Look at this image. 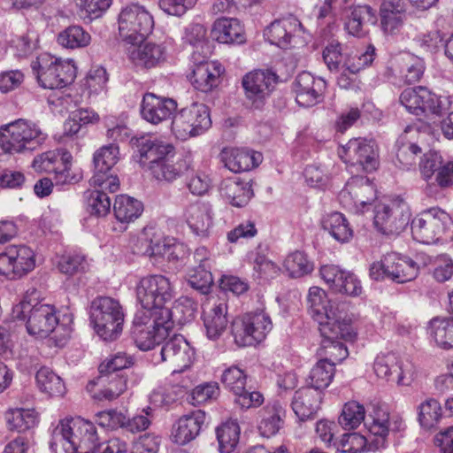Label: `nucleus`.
I'll return each mask as SVG.
<instances>
[{
  "mask_svg": "<svg viewBox=\"0 0 453 453\" xmlns=\"http://www.w3.org/2000/svg\"><path fill=\"white\" fill-rule=\"evenodd\" d=\"M429 328L430 335L439 348L453 349V318H434Z\"/></svg>",
  "mask_w": 453,
  "mask_h": 453,
  "instance_id": "42",
  "label": "nucleus"
},
{
  "mask_svg": "<svg viewBox=\"0 0 453 453\" xmlns=\"http://www.w3.org/2000/svg\"><path fill=\"white\" fill-rule=\"evenodd\" d=\"M396 158L403 170H410L416 165V157L421 153V148L407 139L406 134L397 141Z\"/></svg>",
  "mask_w": 453,
  "mask_h": 453,
  "instance_id": "51",
  "label": "nucleus"
},
{
  "mask_svg": "<svg viewBox=\"0 0 453 453\" xmlns=\"http://www.w3.org/2000/svg\"><path fill=\"white\" fill-rule=\"evenodd\" d=\"M58 267L62 273L73 275L85 272L88 264L84 255L73 252L63 255L58 263Z\"/></svg>",
  "mask_w": 453,
  "mask_h": 453,
  "instance_id": "59",
  "label": "nucleus"
},
{
  "mask_svg": "<svg viewBox=\"0 0 453 453\" xmlns=\"http://www.w3.org/2000/svg\"><path fill=\"white\" fill-rule=\"evenodd\" d=\"M211 36L220 43L241 44L246 41L244 27L235 18H219L211 27Z\"/></svg>",
  "mask_w": 453,
  "mask_h": 453,
  "instance_id": "32",
  "label": "nucleus"
},
{
  "mask_svg": "<svg viewBox=\"0 0 453 453\" xmlns=\"http://www.w3.org/2000/svg\"><path fill=\"white\" fill-rule=\"evenodd\" d=\"M396 271L391 272V280L397 283H404L414 280L418 274V265L411 258L400 256Z\"/></svg>",
  "mask_w": 453,
  "mask_h": 453,
  "instance_id": "62",
  "label": "nucleus"
},
{
  "mask_svg": "<svg viewBox=\"0 0 453 453\" xmlns=\"http://www.w3.org/2000/svg\"><path fill=\"white\" fill-rule=\"evenodd\" d=\"M373 369L378 377L395 382L398 386H410L416 377L413 363L394 353L378 355Z\"/></svg>",
  "mask_w": 453,
  "mask_h": 453,
  "instance_id": "16",
  "label": "nucleus"
},
{
  "mask_svg": "<svg viewBox=\"0 0 453 453\" xmlns=\"http://www.w3.org/2000/svg\"><path fill=\"white\" fill-rule=\"evenodd\" d=\"M442 417L440 403L433 398L422 402L418 406V421L422 427L431 429L437 426Z\"/></svg>",
  "mask_w": 453,
  "mask_h": 453,
  "instance_id": "50",
  "label": "nucleus"
},
{
  "mask_svg": "<svg viewBox=\"0 0 453 453\" xmlns=\"http://www.w3.org/2000/svg\"><path fill=\"white\" fill-rule=\"evenodd\" d=\"M365 411L362 404L351 401L344 404L339 424L346 430L357 428L364 420Z\"/></svg>",
  "mask_w": 453,
  "mask_h": 453,
  "instance_id": "55",
  "label": "nucleus"
},
{
  "mask_svg": "<svg viewBox=\"0 0 453 453\" xmlns=\"http://www.w3.org/2000/svg\"><path fill=\"white\" fill-rule=\"evenodd\" d=\"M138 44L127 50L128 59L136 66L152 68L165 60L166 50L163 44L151 42Z\"/></svg>",
  "mask_w": 453,
  "mask_h": 453,
  "instance_id": "27",
  "label": "nucleus"
},
{
  "mask_svg": "<svg viewBox=\"0 0 453 453\" xmlns=\"http://www.w3.org/2000/svg\"><path fill=\"white\" fill-rule=\"evenodd\" d=\"M176 109L177 104L173 99L146 93L141 104V115L147 122L157 125L170 119Z\"/></svg>",
  "mask_w": 453,
  "mask_h": 453,
  "instance_id": "25",
  "label": "nucleus"
},
{
  "mask_svg": "<svg viewBox=\"0 0 453 453\" xmlns=\"http://www.w3.org/2000/svg\"><path fill=\"white\" fill-rule=\"evenodd\" d=\"M322 393L312 388H301L295 392L291 407L296 417L303 421L312 418L320 408Z\"/></svg>",
  "mask_w": 453,
  "mask_h": 453,
  "instance_id": "28",
  "label": "nucleus"
},
{
  "mask_svg": "<svg viewBox=\"0 0 453 453\" xmlns=\"http://www.w3.org/2000/svg\"><path fill=\"white\" fill-rule=\"evenodd\" d=\"M303 26L295 17L273 21L264 30V37L271 44L280 49H290L303 43Z\"/></svg>",
  "mask_w": 453,
  "mask_h": 453,
  "instance_id": "20",
  "label": "nucleus"
},
{
  "mask_svg": "<svg viewBox=\"0 0 453 453\" xmlns=\"http://www.w3.org/2000/svg\"><path fill=\"white\" fill-rule=\"evenodd\" d=\"M118 25L120 40L134 46L141 43L152 32L154 19L145 7L132 4L121 9Z\"/></svg>",
  "mask_w": 453,
  "mask_h": 453,
  "instance_id": "11",
  "label": "nucleus"
},
{
  "mask_svg": "<svg viewBox=\"0 0 453 453\" xmlns=\"http://www.w3.org/2000/svg\"><path fill=\"white\" fill-rule=\"evenodd\" d=\"M6 421L11 430L21 433L35 426L38 415L35 410L18 408L6 413Z\"/></svg>",
  "mask_w": 453,
  "mask_h": 453,
  "instance_id": "47",
  "label": "nucleus"
},
{
  "mask_svg": "<svg viewBox=\"0 0 453 453\" xmlns=\"http://www.w3.org/2000/svg\"><path fill=\"white\" fill-rule=\"evenodd\" d=\"M376 198L374 184L363 176L350 178L339 193L342 205L354 213H365L369 211Z\"/></svg>",
  "mask_w": 453,
  "mask_h": 453,
  "instance_id": "14",
  "label": "nucleus"
},
{
  "mask_svg": "<svg viewBox=\"0 0 453 453\" xmlns=\"http://www.w3.org/2000/svg\"><path fill=\"white\" fill-rule=\"evenodd\" d=\"M86 207L88 213L96 217H104L111 209L109 196L104 191L94 190L87 195Z\"/></svg>",
  "mask_w": 453,
  "mask_h": 453,
  "instance_id": "60",
  "label": "nucleus"
},
{
  "mask_svg": "<svg viewBox=\"0 0 453 453\" xmlns=\"http://www.w3.org/2000/svg\"><path fill=\"white\" fill-rule=\"evenodd\" d=\"M35 265V253L27 245H9L0 253V274L9 280L22 278Z\"/></svg>",
  "mask_w": 453,
  "mask_h": 453,
  "instance_id": "15",
  "label": "nucleus"
},
{
  "mask_svg": "<svg viewBox=\"0 0 453 453\" xmlns=\"http://www.w3.org/2000/svg\"><path fill=\"white\" fill-rule=\"evenodd\" d=\"M49 444L54 453H95L100 438L93 422L78 417L60 420Z\"/></svg>",
  "mask_w": 453,
  "mask_h": 453,
  "instance_id": "3",
  "label": "nucleus"
},
{
  "mask_svg": "<svg viewBox=\"0 0 453 453\" xmlns=\"http://www.w3.org/2000/svg\"><path fill=\"white\" fill-rule=\"evenodd\" d=\"M181 218L195 237L207 240L213 234L215 219L209 203L196 202L188 204L183 209Z\"/></svg>",
  "mask_w": 453,
  "mask_h": 453,
  "instance_id": "19",
  "label": "nucleus"
},
{
  "mask_svg": "<svg viewBox=\"0 0 453 453\" xmlns=\"http://www.w3.org/2000/svg\"><path fill=\"white\" fill-rule=\"evenodd\" d=\"M322 227L337 242H349L353 237V230L345 216L338 211L326 215L322 220Z\"/></svg>",
  "mask_w": 453,
  "mask_h": 453,
  "instance_id": "39",
  "label": "nucleus"
},
{
  "mask_svg": "<svg viewBox=\"0 0 453 453\" xmlns=\"http://www.w3.org/2000/svg\"><path fill=\"white\" fill-rule=\"evenodd\" d=\"M307 302L309 312L318 322L323 337L321 346L324 359L335 366L349 355L347 347L339 340L353 341L356 337L351 319L338 305L331 303L326 292L319 287L309 289Z\"/></svg>",
  "mask_w": 453,
  "mask_h": 453,
  "instance_id": "1",
  "label": "nucleus"
},
{
  "mask_svg": "<svg viewBox=\"0 0 453 453\" xmlns=\"http://www.w3.org/2000/svg\"><path fill=\"white\" fill-rule=\"evenodd\" d=\"M349 159L360 165L366 172H372L377 167V152L374 143L362 138L349 141L344 147Z\"/></svg>",
  "mask_w": 453,
  "mask_h": 453,
  "instance_id": "31",
  "label": "nucleus"
},
{
  "mask_svg": "<svg viewBox=\"0 0 453 453\" xmlns=\"http://www.w3.org/2000/svg\"><path fill=\"white\" fill-rule=\"evenodd\" d=\"M173 325L170 310H161L159 314L138 311L133 321L132 337L137 348L147 351L166 339Z\"/></svg>",
  "mask_w": 453,
  "mask_h": 453,
  "instance_id": "5",
  "label": "nucleus"
},
{
  "mask_svg": "<svg viewBox=\"0 0 453 453\" xmlns=\"http://www.w3.org/2000/svg\"><path fill=\"white\" fill-rule=\"evenodd\" d=\"M253 270L258 278L266 280L276 278L280 272V268L274 262L258 251L253 255Z\"/></svg>",
  "mask_w": 453,
  "mask_h": 453,
  "instance_id": "64",
  "label": "nucleus"
},
{
  "mask_svg": "<svg viewBox=\"0 0 453 453\" xmlns=\"http://www.w3.org/2000/svg\"><path fill=\"white\" fill-rule=\"evenodd\" d=\"M137 301L143 310L159 314L161 310H170L166 306L174 298V289L168 278L161 274L142 278L135 288Z\"/></svg>",
  "mask_w": 453,
  "mask_h": 453,
  "instance_id": "10",
  "label": "nucleus"
},
{
  "mask_svg": "<svg viewBox=\"0 0 453 453\" xmlns=\"http://www.w3.org/2000/svg\"><path fill=\"white\" fill-rule=\"evenodd\" d=\"M125 311L119 301L110 296H97L89 306V322L104 341L118 339L125 321Z\"/></svg>",
  "mask_w": 453,
  "mask_h": 453,
  "instance_id": "4",
  "label": "nucleus"
},
{
  "mask_svg": "<svg viewBox=\"0 0 453 453\" xmlns=\"http://www.w3.org/2000/svg\"><path fill=\"white\" fill-rule=\"evenodd\" d=\"M12 316L19 320H27V333L38 338H46L55 332L58 325L54 306L46 303L32 305L27 299L13 307Z\"/></svg>",
  "mask_w": 453,
  "mask_h": 453,
  "instance_id": "9",
  "label": "nucleus"
},
{
  "mask_svg": "<svg viewBox=\"0 0 453 453\" xmlns=\"http://www.w3.org/2000/svg\"><path fill=\"white\" fill-rule=\"evenodd\" d=\"M334 365L327 359H320L312 367L308 377L310 386L308 388H315L324 395L323 391L326 389L333 380L334 375Z\"/></svg>",
  "mask_w": 453,
  "mask_h": 453,
  "instance_id": "44",
  "label": "nucleus"
},
{
  "mask_svg": "<svg viewBox=\"0 0 453 453\" xmlns=\"http://www.w3.org/2000/svg\"><path fill=\"white\" fill-rule=\"evenodd\" d=\"M227 305L224 302L206 306L203 311L205 333L210 340H217L227 326Z\"/></svg>",
  "mask_w": 453,
  "mask_h": 453,
  "instance_id": "34",
  "label": "nucleus"
},
{
  "mask_svg": "<svg viewBox=\"0 0 453 453\" xmlns=\"http://www.w3.org/2000/svg\"><path fill=\"white\" fill-rule=\"evenodd\" d=\"M451 104L450 96H437L425 88L424 99L421 104L422 114L441 116L449 110Z\"/></svg>",
  "mask_w": 453,
  "mask_h": 453,
  "instance_id": "53",
  "label": "nucleus"
},
{
  "mask_svg": "<svg viewBox=\"0 0 453 453\" xmlns=\"http://www.w3.org/2000/svg\"><path fill=\"white\" fill-rule=\"evenodd\" d=\"M206 418V413L202 410L180 417L173 432L174 441L184 445L196 439L205 425Z\"/></svg>",
  "mask_w": 453,
  "mask_h": 453,
  "instance_id": "26",
  "label": "nucleus"
},
{
  "mask_svg": "<svg viewBox=\"0 0 453 453\" xmlns=\"http://www.w3.org/2000/svg\"><path fill=\"white\" fill-rule=\"evenodd\" d=\"M240 427L236 421L230 420L217 428V439L221 453H231L239 442Z\"/></svg>",
  "mask_w": 453,
  "mask_h": 453,
  "instance_id": "49",
  "label": "nucleus"
},
{
  "mask_svg": "<svg viewBox=\"0 0 453 453\" xmlns=\"http://www.w3.org/2000/svg\"><path fill=\"white\" fill-rule=\"evenodd\" d=\"M284 267L289 276L299 278L311 273L313 264L307 258V256L303 252L295 251L286 257Z\"/></svg>",
  "mask_w": 453,
  "mask_h": 453,
  "instance_id": "56",
  "label": "nucleus"
},
{
  "mask_svg": "<svg viewBox=\"0 0 453 453\" xmlns=\"http://www.w3.org/2000/svg\"><path fill=\"white\" fill-rule=\"evenodd\" d=\"M72 155L65 149L49 150L36 156L33 167L36 172L54 173L58 182H65L71 168Z\"/></svg>",
  "mask_w": 453,
  "mask_h": 453,
  "instance_id": "23",
  "label": "nucleus"
},
{
  "mask_svg": "<svg viewBox=\"0 0 453 453\" xmlns=\"http://www.w3.org/2000/svg\"><path fill=\"white\" fill-rule=\"evenodd\" d=\"M282 413L283 408L278 401L266 404L259 411L257 428L262 436L269 438L279 432L283 424Z\"/></svg>",
  "mask_w": 453,
  "mask_h": 453,
  "instance_id": "37",
  "label": "nucleus"
},
{
  "mask_svg": "<svg viewBox=\"0 0 453 453\" xmlns=\"http://www.w3.org/2000/svg\"><path fill=\"white\" fill-rule=\"evenodd\" d=\"M211 268L195 266L189 269L187 273V280L189 286L203 294L208 293L213 282Z\"/></svg>",
  "mask_w": 453,
  "mask_h": 453,
  "instance_id": "57",
  "label": "nucleus"
},
{
  "mask_svg": "<svg viewBox=\"0 0 453 453\" xmlns=\"http://www.w3.org/2000/svg\"><path fill=\"white\" fill-rule=\"evenodd\" d=\"M424 87L406 88L400 96V103L405 109L417 116L422 115L421 104L424 99Z\"/></svg>",
  "mask_w": 453,
  "mask_h": 453,
  "instance_id": "63",
  "label": "nucleus"
},
{
  "mask_svg": "<svg viewBox=\"0 0 453 453\" xmlns=\"http://www.w3.org/2000/svg\"><path fill=\"white\" fill-rule=\"evenodd\" d=\"M222 383L237 396L244 391L246 387V375L238 366L233 365L226 369L221 378Z\"/></svg>",
  "mask_w": 453,
  "mask_h": 453,
  "instance_id": "61",
  "label": "nucleus"
},
{
  "mask_svg": "<svg viewBox=\"0 0 453 453\" xmlns=\"http://www.w3.org/2000/svg\"><path fill=\"white\" fill-rule=\"evenodd\" d=\"M36 384L41 392L51 397H60L65 394V385L56 372L50 368H40L35 376Z\"/></svg>",
  "mask_w": 453,
  "mask_h": 453,
  "instance_id": "40",
  "label": "nucleus"
},
{
  "mask_svg": "<svg viewBox=\"0 0 453 453\" xmlns=\"http://www.w3.org/2000/svg\"><path fill=\"white\" fill-rule=\"evenodd\" d=\"M278 82V75L269 69H257L246 73L242 80L246 98L256 108L273 91Z\"/></svg>",
  "mask_w": 453,
  "mask_h": 453,
  "instance_id": "18",
  "label": "nucleus"
},
{
  "mask_svg": "<svg viewBox=\"0 0 453 453\" xmlns=\"http://www.w3.org/2000/svg\"><path fill=\"white\" fill-rule=\"evenodd\" d=\"M97 383L104 386V388L99 389L93 395L95 399L99 401L116 399L127 389V379L123 373H100Z\"/></svg>",
  "mask_w": 453,
  "mask_h": 453,
  "instance_id": "38",
  "label": "nucleus"
},
{
  "mask_svg": "<svg viewBox=\"0 0 453 453\" xmlns=\"http://www.w3.org/2000/svg\"><path fill=\"white\" fill-rule=\"evenodd\" d=\"M380 15L383 31L388 34H395L403 25L405 4L403 0H383Z\"/></svg>",
  "mask_w": 453,
  "mask_h": 453,
  "instance_id": "35",
  "label": "nucleus"
},
{
  "mask_svg": "<svg viewBox=\"0 0 453 453\" xmlns=\"http://www.w3.org/2000/svg\"><path fill=\"white\" fill-rule=\"evenodd\" d=\"M400 254L395 252L388 253L380 261L373 262L369 268V275L374 280H382L386 278L391 280V272L396 271L399 263Z\"/></svg>",
  "mask_w": 453,
  "mask_h": 453,
  "instance_id": "54",
  "label": "nucleus"
},
{
  "mask_svg": "<svg viewBox=\"0 0 453 453\" xmlns=\"http://www.w3.org/2000/svg\"><path fill=\"white\" fill-rule=\"evenodd\" d=\"M273 329L270 316L263 310L248 312L232 323V334L238 346H253L263 342Z\"/></svg>",
  "mask_w": 453,
  "mask_h": 453,
  "instance_id": "12",
  "label": "nucleus"
},
{
  "mask_svg": "<svg viewBox=\"0 0 453 453\" xmlns=\"http://www.w3.org/2000/svg\"><path fill=\"white\" fill-rule=\"evenodd\" d=\"M225 166L234 173H242L257 166L263 159L257 151L239 148H226L221 152Z\"/></svg>",
  "mask_w": 453,
  "mask_h": 453,
  "instance_id": "29",
  "label": "nucleus"
},
{
  "mask_svg": "<svg viewBox=\"0 0 453 453\" xmlns=\"http://www.w3.org/2000/svg\"><path fill=\"white\" fill-rule=\"evenodd\" d=\"M195 358V350L181 335L167 341L160 350V359L168 363L173 372H181L188 368Z\"/></svg>",
  "mask_w": 453,
  "mask_h": 453,
  "instance_id": "22",
  "label": "nucleus"
},
{
  "mask_svg": "<svg viewBox=\"0 0 453 453\" xmlns=\"http://www.w3.org/2000/svg\"><path fill=\"white\" fill-rule=\"evenodd\" d=\"M137 142L138 164L157 182L172 183L188 170V165L177 157L170 142L150 136H142Z\"/></svg>",
  "mask_w": 453,
  "mask_h": 453,
  "instance_id": "2",
  "label": "nucleus"
},
{
  "mask_svg": "<svg viewBox=\"0 0 453 453\" xmlns=\"http://www.w3.org/2000/svg\"><path fill=\"white\" fill-rule=\"evenodd\" d=\"M220 195L233 206L243 207L250 202L253 190L249 181L234 176L224 179L219 186Z\"/></svg>",
  "mask_w": 453,
  "mask_h": 453,
  "instance_id": "33",
  "label": "nucleus"
},
{
  "mask_svg": "<svg viewBox=\"0 0 453 453\" xmlns=\"http://www.w3.org/2000/svg\"><path fill=\"white\" fill-rule=\"evenodd\" d=\"M326 89V81L308 72L299 73L293 82L296 103L303 107H311L320 103Z\"/></svg>",
  "mask_w": 453,
  "mask_h": 453,
  "instance_id": "24",
  "label": "nucleus"
},
{
  "mask_svg": "<svg viewBox=\"0 0 453 453\" xmlns=\"http://www.w3.org/2000/svg\"><path fill=\"white\" fill-rule=\"evenodd\" d=\"M223 71L218 61H202L194 67L190 81L196 89L209 92L218 86Z\"/></svg>",
  "mask_w": 453,
  "mask_h": 453,
  "instance_id": "30",
  "label": "nucleus"
},
{
  "mask_svg": "<svg viewBox=\"0 0 453 453\" xmlns=\"http://www.w3.org/2000/svg\"><path fill=\"white\" fill-rule=\"evenodd\" d=\"M371 421L365 423L372 438V449H383L387 446V438L390 432H396L403 428V421L398 416L390 414L382 408H377L370 416Z\"/></svg>",
  "mask_w": 453,
  "mask_h": 453,
  "instance_id": "21",
  "label": "nucleus"
},
{
  "mask_svg": "<svg viewBox=\"0 0 453 453\" xmlns=\"http://www.w3.org/2000/svg\"><path fill=\"white\" fill-rule=\"evenodd\" d=\"M399 73L405 83L418 82L422 77L425 70V65L421 58L404 53L396 59Z\"/></svg>",
  "mask_w": 453,
  "mask_h": 453,
  "instance_id": "43",
  "label": "nucleus"
},
{
  "mask_svg": "<svg viewBox=\"0 0 453 453\" xmlns=\"http://www.w3.org/2000/svg\"><path fill=\"white\" fill-rule=\"evenodd\" d=\"M48 134L36 122L19 119L0 129V146L8 153L34 150L43 144Z\"/></svg>",
  "mask_w": 453,
  "mask_h": 453,
  "instance_id": "6",
  "label": "nucleus"
},
{
  "mask_svg": "<svg viewBox=\"0 0 453 453\" xmlns=\"http://www.w3.org/2000/svg\"><path fill=\"white\" fill-rule=\"evenodd\" d=\"M211 126L208 107L203 104H192L181 109L173 119L172 132L175 137L186 141L203 134Z\"/></svg>",
  "mask_w": 453,
  "mask_h": 453,
  "instance_id": "13",
  "label": "nucleus"
},
{
  "mask_svg": "<svg viewBox=\"0 0 453 453\" xmlns=\"http://www.w3.org/2000/svg\"><path fill=\"white\" fill-rule=\"evenodd\" d=\"M106 136L112 143L124 142L132 137V130L126 122L116 117H108L105 119Z\"/></svg>",
  "mask_w": 453,
  "mask_h": 453,
  "instance_id": "58",
  "label": "nucleus"
},
{
  "mask_svg": "<svg viewBox=\"0 0 453 453\" xmlns=\"http://www.w3.org/2000/svg\"><path fill=\"white\" fill-rule=\"evenodd\" d=\"M410 211L403 200H394L375 205L373 223L384 234H397L408 225Z\"/></svg>",
  "mask_w": 453,
  "mask_h": 453,
  "instance_id": "17",
  "label": "nucleus"
},
{
  "mask_svg": "<svg viewBox=\"0 0 453 453\" xmlns=\"http://www.w3.org/2000/svg\"><path fill=\"white\" fill-rule=\"evenodd\" d=\"M119 159V148L115 143L104 145L93 155L94 173H110Z\"/></svg>",
  "mask_w": 453,
  "mask_h": 453,
  "instance_id": "46",
  "label": "nucleus"
},
{
  "mask_svg": "<svg viewBox=\"0 0 453 453\" xmlns=\"http://www.w3.org/2000/svg\"><path fill=\"white\" fill-rule=\"evenodd\" d=\"M334 446L342 453H365L379 449H372V438L368 439L358 433L343 434L340 441L334 442Z\"/></svg>",
  "mask_w": 453,
  "mask_h": 453,
  "instance_id": "45",
  "label": "nucleus"
},
{
  "mask_svg": "<svg viewBox=\"0 0 453 453\" xmlns=\"http://www.w3.org/2000/svg\"><path fill=\"white\" fill-rule=\"evenodd\" d=\"M345 12L344 27L354 36H363L365 34L364 26L376 21L374 11L368 5H357L346 9Z\"/></svg>",
  "mask_w": 453,
  "mask_h": 453,
  "instance_id": "36",
  "label": "nucleus"
},
{
  "mask_svg": "<svg viewBox=\"0 0 453 453\" xmlns=\"http://www.w3.org/2000/svg\"><path fill=\"white\" fill-rule=\"evenodd\" d=\"M76 14L81 19L92 20L102 16L110 7L111 0H73Z\"/></svg>",
  "mask_w": 453,
  "mask_h": 453,
  "instance_id": "52",
  "label": "nucleus"
},
{
  "mask_svg": "<svg viewBox=\"0 0 453 453\" xmlns=\"http://www.w3.org/2000/svg\"><path fill=\"white\" fill-rule=\"evenodd\" d=\"M90 42V35L80 26H70L58 35V44L66 49L85 48Z\"/></svg>",
  "mask_w": 453,
  "mask_h": 453,
  "instance_id": "48",
  "label": "nucleus"
},
{
  "mask_svg": "<svg viewBox=\"0 0 453 453\" xmlns=\"http://www.w3.org/2000/svg\"><path fill=\"white\" fill-rule=\"evenodd\" d=\"M31 67L36 74L39 85L43 88L54 89L71 84L77 73L72 59L63 60L49 53H42L32 62Z\"/></svg>",
  "mask_w": 453,
  "mask_h": 453,
  "instance_id": "7",
  "label": "nucleus"
},
{
  "mask_svg": "<svg viewBox=\"0 0 453 453\" xmlns=\"http://www.w3.org/2000/svg\"><path fill=\"white\" fill-rule=\"evenodd\" d=\"M143 205L139 200L127 195L118 196L113 204L116 219L122 223H129L139 218Z\"/></svg>",
  "mask_w": 453,
  "mask_h": 453,
  "instance_id": "41",
  "label": "nucleus"
},
{
  "mask_svg": "<svg viewBox=\"0 0 453 453\" xmlns=\"http://www.w3.org/2000/svg\"><path fill=\"white\" fill-rule=\"evenodd\" d=\"M452 223L449 213L439 207H432L424 210L412 219L411 234L420 243H438L447 237Z\"/></svg>",
  "mask_w": 453,
  "mask_h": 453,
  "instance_id": "8",
  "label": "nucleus"
}]
</instances>
